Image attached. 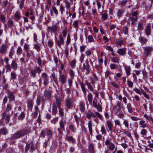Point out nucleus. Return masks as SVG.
Listing matches in <instances>:
<instances>
[{
  "label": "nucleus",
  "instance_id": "47",
  "mask_svg": "<svg viewBox=\"0 0 153 153\" xmlns=\"http://www.w3.org/2000/svg\"><path fill=\"white\" fill-rule=\"evenodd\" d=\"M147 133V130L144 128L142 129L140 132V134L143 136H146Z\"/></svg>",
  "mask_w": 153,
  "mask_h": 153
},
{
  "label": "nucleus",
  "instance_id": "61",
  "mask_svg": "<svg viewBox=\"0 0 153 153\" xmlns=\"http://www.w3.org/2000/svg\"><path fill=\"white\" fill-rule=\"evenodd\" d=\"M52 10L54 12V13L56 15V16L58 15V11L56 8L54 7H52Z\"/></svg>",
  "mask_w": 153,
  "mask_h": 153
},
{
  "label": "nucleus",
  "instance_id": "1",
  "mask_svg": "<svg viewBox=\"0 0 153 153\" xmlns=\"http://www.w3.org/2000/svg\"><path fill=\"white\" fill-rule=\"evenodd\" d=\"M30 132L29 129L25 128L18 131L14 134H11V138L12 140L18 139L30 133Z\"/></svg>",
  "mask_w": 153,
  "mask_h": 153
},
{
  "label": "nucleus",
  "instance_id": "49",
  "mask_svg": "<svg viewBox=\"0 0 153 153\" xmlns=\"http://www.w3.org/2000/svg\"><path fill=\"white\" fill-rule=\"evenodd\" d=\"M79 21L78 20L75 21L73 24V26L74 27L76 28L78 27Z\"/></svg>",
  "mask_w": 153,
  "mask_h": 153
},
{
  "label": "nucleus",
  "instance_id": "62",
  "mask_svg": "<svg viewBox=\"0 0 153 153\" xmlns=\"http://www.w3.org/2000/svg\"><path fill=\"white\" fill-rule=\"evenodd\" d=\"M123 41L122 40H119L118 41H117L116 42V43L117 45V47H120V46H119L123 44Z\"/></svg>",
  "mask_w": 153,
  "mask_h": 153
},
{
  "label": "nucleus",
  "instance_id": "8",
  "mask_svg": "<svg viewBox=\"0 0 153 153\" xmlns=\"http://www.w3.org/2000/svg\"><path fill=\"white\" fill-rule=\"evenodd\" d=\"M41 77L43 80V84L45 85L46 86L49 83L48 77L46 73L45 72L42 74Z\"/></svg>",
  "mask_w": 153,
  "mask_h": 153
},
{
  "label": "nucleus",
  "instance_id": "55",
  "mask_svg": "<svg viewBox=\"0 0 153 153\" xmlns=\"http://www.w3.org/2000/svg\"><path fill=\"white\" fill-rule=\"evenodd\" d=\"M59 108V116L61 117H63L64 115V112L63 111V109L61 108Z\"/></svg>",
  "mask_w": 153,
  "mask_h": 153
},
{
  "label": "nucleus",
  "instance_id": "3",
  "mask_svg": "<svg viewBox=\"0 0 153 153\" xmlns=\"http://www.w3.org/2000/svg\"><path fill=\"white\" fill-rule=\"evenodd\" d=\"M122 105L121 102L119 101L117 102L116 104L113 108V110L115 114H117L121 112V108H122Z\"/></svg>",
  "mask_w": 153,
  "mask_h": 153
},
{
  "label": "nucleus",
  "instance_id": "21",
  "mask_svg": "<svg viewBox=\"0 0 153 153\" xmlns=\"http://www.w3.org/2000/svg\"><path fill=\"white\" fill-rule=\"evenodd\" d=\"M57 112V106L55 103H53L52 105V114L55 115Z\"/></svg>",
  "mask_w": 153,
  "mask_h": 153
},
{
  "label": "nucleus",
  "instance_id": "35",
  "mask_svg": "<svg viewBox=\"0 0 153 153\" xmlns=\"http://www.w3.org/2000/svg\"><path fill=\"white\" fill-rule=\"evenodd\" d=\"M151 50V48H145L144 53V55L146 56H147L149 54Z\"/></svg>",
  "mask_w": 153,
  "mask_h": 153
},
{
  "label": "nucleus",
  "instance_id": "9",
  "mask_svg": "<svg viewBox=\"0 0 153 153\" xmlns=\"http://www.w3.org/2000/svg\"><path fill=\"white\" fill-rule=\"evenodd\" d=\"M137 17H130L128 20L127 23L129 24L130 22H131V25L133 26L134 25H135L136 22L137 21Z\"/></svg>",
  "mask_w": 153,
  "mask_h": 153
},
{
  "label": "nucleus",
  "instance_id": "58",
  "mask_svg": "<svg viewBox=\"0 0 153 153\" xmlns=\"http://www.w3.org/2000/svg\"><path fill=\"white\" fill-rule=\"evenodd\" d=\"M92 104L93 106L96 108V107L98 105L97 103V100L96 99H95L92 102Z\"/></svg>",
  "mask_w": 153,
  "mask_h": 153
},
{
  "label": "nucleus",
  "instance_id": "14",
  "mask_svg": "<svg viewBox=\"0 0 153 153\" xmlns=\"http://www.w3.org/2000/svg\"><path fill=\"white\" fill-rule=\"evenodd\" d=\"M83 67L84 69L86 70V74H88L89 73L90 70V66L88 62H86V64L85 63L83 64Z\"/></svg>",
  "mask_w": 153,
  "mask_h": 153
},
{
  "label": "nucleus",
  "instance_id": "50",
  "mask_svg": "<svg viewBox=\"0 0 153 153\" xmlns=\"http://www.w3.org/2000/svg\"><path fill=\"white\" fill-rule=\"evenodd\" d=\"M75 64H76V62L74 60L72 61H71L70 62V64L71 66V67L74 68L75 66Z\"/></svg>",
  "mask_w": 153,
  "mask_h": 153
},
{
  "label": "nucleus",
  "instance_id": "24",
  "mask_svg": "<svg viewBox=\"0 0 153 153\" xmlns=\"http://www.w3.org/2000/svg\"><path fill=\"white\" fill-rule=\"evenodd\" d=\"M7 24L8 27L12 29L13 27L14 26L13 21L10 19H9L7 21Z\"/></svg>",
  "mask_w": 153,
  "mask_h": 153
},
{
  "label": "nucleus",
  "instance_id": "22",
  "mask_svg": "<svg viewBox=\"0 0 153 153\" xmlns=\"http://www.w3.org/2000/svg\"><path fill=\"white\" fill-rule=\"evenodd\" d=\"M33 106L32 100L30 99L28 100L27 101V107L29 110L32 111Z\"/></svg>",
  "mask_w": 153,
  "mask_h": 153
},
{
  "label": "nucleus",
  "instance_id": "41",
  "mask_svg": "<svg viewBox=\"0 0 153 153\" xmlns=\"http://www.w3.org/2000/svg\"><path fill=\"white\" fill-rule=\"evenodd\" d=\"M96 116L100 120H103V119L102 115L100 114L99 112H96L95 113Z\"/></svg>",
  "mask_w": 153,
  "mask_h": 153
},
{
  "label": "nucleus",
  "instance_id": "64",
  "mask_svg": "<svg viewBox=\"0 0 153 153\" xmlns=\"http://www.w3.org/2000/svg\"><path fill=\"white\" fill-rule=\"evenodd\" d=\"M0 132L3 134H7V130L4 128H2L0 130Z\"/></svg>",
  "mask_w": 153,
  "mask_h": 153
},
{
  "label": "nucleus",
  "instance_id": "36",
  "mask_svg": "<svg viewBox=\"0 0 153 153\" xmlns=\"http://www.w3.org/2000/svg\"><path fill=\"white\" fill-rule=\"evenodd\" d=\"M123 124L125 125V126L126 128H128L129 126V122L128 120L125 119H123Z\"/></svg>",
  "mask_w": 153,
  "mask_h": 153
},
{
  "label": "nucleus",
  "instance_id": "60",
  "mask_svg": "<svg viewBox=\"0 0 153 153\" xmlns=\"http://www.w3.org/2000/svg\"><path fill=\"white\" fill-rule=\"evenodd\" d=\"M112 61L114 62H119V59L118 57H114L111 58Z\"/></svg>",
  "mask_w": 153,
  "mask_h": 153
},
{
  "label": "nucleus",
  "instance_id": "52",
  "mask_svg": "<svg viewBox=\"0 0 153 153\" xmlns=\"http://www.w3.org/2000/svg\"><path fill=\"white\" fill-rule=\"evenodd\" d=\"M95 108H96L97 111L99 112H101L102 111V107L99 104H98V105Z\"/></svg>",
  "mask_w": 153,
  "mask_h": 153
},
{
  "label": "nucleus",
  "instance_id": "57",
  "mask_svg": "<svg viewBox=\"0 0 153 153\" xmlns=\"http://www.w3.org/2000/svg\"><path fill=\"white\" fill-rule=\"evenodd\" d=\"M71 42V38L70 36L69 35H68L67 39V41L66 42V44L68 46Z\"/></svg>",
  "mask_w": 153,
  "mask_h": 153
},
{
  "label": "nucleus",
  "instance_id": "40",
  "mask_svg": "<svg viewBox=\"0 0 153 153\" xmlns=\"http://www.w3.org/2000/svg\"><path fill=\"white\" fill-rule=\"evenodd\" d=\"M0 20L4 24L5 22V17L3 15H0Z\"/></svg>",
  "mask_w": 153,
  "mask_h": 153
},
{
  "label": "nucleus",
  "instance_id": "5",
  "mask_svg": "<svg viewBox=\"0 0 153 153\" xmlns=\"http://www.w3.org/2000/svg\"><path fill=\"white\" fill-rule=\"evenodd\" d=\"M41 72V69L40 68L38 67H36L34 69L31 70L30 74L32 77L34 78L36 77V73L39 74Z\"/></svg>",
  "mask_w": 153,
  "mask_h": 153
},
{
  "label": "nucleus",
  "instance_id": "15",
  "mask_svg": "<svg viewBox=\"0 0 153 153\" xmlns=\"http://www.w3.org/2000/svg\"><path fill=\"white\" fill-rule=\"evenodd\" d=\"M44 97L46 100H50L51 98V93L49 91H45L44 92Z\"/></svg>",
  "mask_w": 153,
  "mask_h": 153
},
{
  "label": "nucleus",
  "instance_id": "63",
  "mask_svg": "<svg viewBox=\"0 0 153 153\" xmlns=\"http://www.w3.org/2000/svg\"><path fill=\"white\" fill-rule=\"evenodd\" d=\"M74 117L76 123L78 124L79 122V116L77 115H74Z\"/></svg>",
  "mask_w": 153,
  "mask_h": 153
},
{
  "label": "nucleus",
  "instance_id": "2",
  "mask_svg": "<svg viewBox=\"0 0 153 153\" xmlns=\"http://www.w3.org/2000/svg\"><path fill=\"white\" fill-rule=\"evenodd\" d=\"M59 27L58 23H55L52 24L51 26L48 27L47 28V31L51 33H55L57 31Z\"/></svg>",
  "mask_w": 153,
  "mask_h": 153
},
{
  "label": "nucleus",
  "instance_id": "34",
  "mask_svg": "<svg viewBox=\"0 0 153 153\" xmlns=\"http://www.w3.org/2000/svg\"><path fill=\"white\" fill-rule=\"evenodd\" d=\"M143 117L146 118L148 121L151 120L153 124V119L150 115H148L146 114H145L143 115Z\"/></svg>",
  "mask_w": 153,
  "mask_h": 153
},
{
  "label": "nucleus",
  "instance_id": "26",
  "mask_svg": "<svg viewBox=\"0 0 153 153\" xmlns=\"http://www.w3.org/2000/svg\"><path fill=\"white\" fill-rule=\"evenodd\" d=\"M139 40L142 45L146 44L148 40L145 37L142 36L140 37Z\"/></svg>",
  "mask_w": 153,
  "mask_h": 153
},
{
  "label": "nucleus",
  "instance_id": "16",
  "mask_svg": "<svg viewBox=\"0 0 153 153\" xmlns=\"http://www.w3.org/2000/svg\"><path fill=\"white\" fill-rule=\"evenodd\" d=\"M65 104L67 107L69 109L71 108L72 105V102L71 99L68 98L65 100Z\"/></svg>",
  "mask_w": 153,
  "mask_h": 153
},
{
  "label": "nucleus",
  "instance_id": "32",
  "mask_svg": "<svg viewBox=\"0 0 153 153\" xmlns=\"http://www.w3.org/2000/svg\"><path fill=\"white\" fill-rule=\"evenodd\" d=\"M107 125L108 126V128L110 131H111L113 129L112 123L110 121H107L106 122Z\"/></svg>",
  "mask_w": 153,
  "mask_h": 153
},
{
  "label": "nucleus",
  "instance_id": "12",
  "mask_svg": "<svg viewBox=\"0 0 153 153\" xmlns=\"http://www.w3.org/2000/svg\"><path fill=\"white\" fill-rule=\"evenodd\" d=\"M151 32V27L150 24H148L145 27V33L147 37H148Z\"/></svg>",
  "mask_w": 153,
  "mask_h": 153
},
{
  "label": "nucleus",
  "instance_id": "10",
  "mask_svg": "<svg viewBox=\"0 0 153 153\" xmlns=\"http://www.w3.org/2000/svg\"><path fill=\"white\" fill-rule=\"evenodd\" d=\"M153 2V0H148L146 2H143V4H145V8L146 10H149L151 7Z\"/></svg>",
  "mask_w": 153,
  "mask_h": 153
},
{
  "label": "nucleus",
  "instance_id": "45",
  "mask_svg": "<svg viewBox=\"0 0 153 153\" xmlns=\"http://www.w3.org/2000/svg\"><path fill=\"white\" fill-rule=\"evenodd\" d=\"M58 118L57 117H55L52 119L51 121V123L54 125H55L58 121Z\"/></svg>",
  "mask_w": 153,
  "mask_h": 153
},
{
  "label": "nucleus",
  "instance_id": "7",
  "mask_svg": "<svg viewBox=\"0 0 153 153\" xmlns=\"http://www.w3.org/2000/svg\"><path fill=\"white\" fill-rule=\"evenodd\" d=\"M67 76L66 74H60L59 77V81L62 84H64L66 82Z\"/></svg>",
  "mask_w": 153,
  "mask_h": 153
},
{
  "label": "nucleus",
  "instance_id": "28",
  "mask_svg": "<svg viewBox=\"0 0 153 153\" xmlns=\"http://www.w3.org/2000/svg\"><path fill=\"white\" fill-rule=\"evenodd\" d=\"M11 77L10 79V81L16 79L17 74L14 71L12 72L10 74Z\"/></svg>",
  "mask_w": 153,
  "mask_h": 153
},
{
  "label": "nucleus",
  "instance_id": "13",
  "mask_svg": "<svg viewBox=\"0 0 153 153\" xmlns=\"http://www.w3.org/2000/svg\"><path fill=\"white\" fill-rule=\"evenodd\" d=\"M64 43L63 38L60 35L59 37V39L56 41V43L59 47H61L62 45H63Z\"/></svg>",
  "mask_w": 153,
  "mask_h": 153
},
{
  "label": "nucleus",
  "instance_id": "42",
  "mask_svg": "<svg viewBox=\"0 0 153 153\" xmlns=\"http://www.w3.org/2000/svg\"><path fill=\"white\" fill-rule=\"evenodd\" d=\"M69 74L72 79H73L74 76V74L72 70H70L69 71Z\"/></svg>",
  "mask_w": 153,
  "mask_h": 153
},
{
  "label": "nucleus",
  "instance_id": "59",
  "mask_svg": "<svg viewBox=\"0 0 153 153\" xmlns=\"http://www.w3.org/2000/svg\"><path fill=\"white\" fill-rule=\"evenodd\" d=\"M117 65L114 64H112L110 65V68L112 69H115L117 68Z\"/></svg>",
  "mask_w": 153,
  "mask_h": 153
},
{
  "label": "nucleus",
  "instance_id": "4",
  "mask_svg": "<svg viewBox=\"0 0 153 153\" xmlns=\"http://www.w3.org/2000/svg\"><path fill=\"white\" fill-rule=\"evenodd\" d=\"M111 138H107L105 141V144L107 146V148L111 151L114 150L115 148V145L114 143L111 142Z\"/></svg>",
  "mask_w": 153,
  "mask_h": 153
},
{
  "label": "nucleus",
  "instance_id": "18",
  "mask_svg": "<svg viewBox=\"0 0 153 153\" xmlns=\"http://www.w3.org/2000/svg\"><path fill=\"white\" fill-rule=\"evenodd\" d=\"M124 68L127 76H129L130 74L131 68L130 66H128L126 65L124 66Z\"/></svg>",
  "mask_w": 153,
  "mask_h": 153
},
{
  "label": "nucleus",
  "instance_id": "17",
  "mask_svg": "<svg viewBox=\"0 0 153 153\" xmlns=\"http://www.w3.org/2000/svg\"><path fill=\"white\" fill-rule=\"evenodd\" d=\"M21 18V13L19 12L16 11L14 14V20L15 21H18Z\"/></svg>",
  "mask_w": 153,
  "mask_h": 153
},
{
  "label": "nucleus",
  "instance_id": "20",
  "mask_svg": "<svg viewBox=\"0 0 153 153\" xmlns=\"http://www.w3.org/2000/svg\"><path fill=\"white\" fill-rule=\"evenodd\" d=\"M79 104L80 110L82 112H83L85 111V102L83 101H81L79 102Z\"/></svg>",
  "mask_w": 153,
  "mask_h": 153
},
{
  "label": "nucleus",
  "instance_id": "29",
  "mask_svg": "<svg viewBox=\"0 0 153 153\" xmlns=\"http://www.w3.org/2000/svg\"><path fill=\"white\" fill-rule=\"evenodd\" d=\"M87 99L89 104H91L92 103L93 96L92 94L91 93H88V94L87 95Z\"/></svg>",
  "mask_w": 153,
  "mask_h": 153
},
{
  "label": "nucleus",
  "instance_id": "51",
  "mask_svg": "<svg viewBox=\"0 0 153 153\" xmlns=\"http://www.w3.org/2000/svg\"><path fill=\"white\" fill-rule=\"evenodd\" d=\"M127 83L128 87L130 88H132L133 86V83L131 81L128 80L127 81Z\"/></svg>",
  "mask_w": 153,
  "mask_h": 153
},
{
  "label": "nucleus",
  "instance_id": "46",
  "mask_svg": "<svg viewBox=\"0 0 153 153\" xmlns=\"http://www.w3.org/2000/svg\"><path fill=\"white\" fill-rule=\"evenodd\" d=\"M12 108V106L10 104H7L6 108V112H8L9 111H11Z\"/></svg>",
  "mask_w": 153,
  "mask_h": 153
},
{
  "label": "nucleus",
  "instance_id": "53",
  "mask_svg": "<svg viewBox=\"0 0 153 153\" xmlns=\"http://www.w3.org/2000/svg\"><path fill=\"white\" fill-rule=\"evenodd\" d=\"M25 117V114L24 112H22L19 116V119L22 120Z\"/></svg>",
  "mask_w": 153,
  "mask_h": 153
},
{
  "label": "nucleus",
  "instance_id": "37",
  "mask_svg": "<svg viewBox=\"0 0 153 153\" xmlns=\"http://www.w3.org/2000/svg\"><path fill=\"white\" fill-rule=\"evenodd\" d=\"M127 108L128 112L129 113H131L132 112V108L131 104L128 103L127 105Z\"/></svg>",
  "mask_w": 153,
  "mask_h": 153
},
{
  "label": "nucleus",
  "instance_id": "27",
  "mask_svg": "<svg viewBox=\"0 0 153 153\" xmlns=\"http://www.w3.org/2000/svg\"><path fill=\"white\" fill-rule=\"evenodd\" d=\"M117 53L120 55H124L126 53L125 48H120L118 51Z\"/></svg>",
  "mask_w": 153,
  "mask_h": 153
},
{
  "label": "nucleus",
  "instance_id": "25",
  "mask_svg": "<svg viewBox=\"0 0 153 153\" xmlns=\"http://www.w3.org/2000/svg\"><path fill=\"white\" fill-rule=\"evenodd\" d=\"M88 128L90 133V134L91 135H92V124L91 121H89L88 123Z\"/></svg>",
  "mask_w": 153,
  "mask_h": 153
},
{
  "label": "nucleus",
  "instance_id": "44",
  "mask_svg": "<svg viewBox=\"0 0 153 153\" xmlns=\"http://www.w3.org/2000/svg\"><path fill=\"white\" fill-rule=\"evenodd\" d=\"M46 134L48 136V138H51L52 134V133L51 131V130H48L46 132Z\"/></svg>",
  "mask_w": 153,
  "mask_h": 153
},
{
  "label": "nucleus",
  "instance_id": "39",
  "mask_svg": "<svg viewBox=\"0 0 153 153\" xmlns=\"http://www.w3.org/2000/svg\"><path fill=\"white\" fill-rule=\"evenodd\" d=\"M86 84L87 86L88 89L91 91H93V88L92 87V85H91L90 83L88 82H86Z\"/></svg>",
  "mask_w": 153,
  "mask_h": 153
},
{
  "label": "nucleus",
  "instance_id": "48",
  "mask_svg": "<svg viewBox=\"0 0 153 153\" xmlns=\"http://www.w3.org/2000/svg\"><path fill=\"white\" fill-rule=\"evenodd\" d=\"M143 28V25L140 23H139L138 25V26L137 27V30H142Z\"/></svg>",
  "mask_w": 153,
  "mask_h": 153
},
{
  "label": "nucleus",
  "instance_id": "11",
  "mask_svg": "<svg viewBox=\"0 0 153 153\" xmlns=\"http://www.w3.org/2000/svg\"><path fill=\"white\" fill-rule=\"evenodd\" d=\"M94 144L90 143L88 146V151L89 153H95L94 146Z\"/></svg>",
  "mask_w": 153,
  "mask_h": 153
},
{
  "label": "nucleus",
  "instance_id": "54",
  "mask_svg": "<svg viewBox=\"0 0 153 153\" xmlns=\"http://www.w3.org/2000/svg\"><path fill=\"white\" fill-rule=\"evenodd\" d=\"M59 10L61 12V14L62 15H63V12L65 11V9L64 7L62 5L60 6Z\"/></svg>",
  "mask_w": 153,
  "mask_h": 153
},
{
  "label": "nucleus",
  "instance_id": "33",
  "mask_svg": "<svg viewBox=\"0 0 153 153\" xmlns=\"http://www.w3.org/2000/svg\"><path fill=\"white\" fill-rule=\"evenodd\" d=\"M69 142L74 143L75 142V140L72 136L67 137L65 138Z\"/></svg>",
  "mask_w": 153,
  "mask_h": 153
},
{
  "label": "nucleus",
  "instance_id": "56",
  "mask_svg": "<svg viewBox=\"0 0 153 153\" xmlns=\"http://www.w3.org/2000/svg\"><path fill=\"white\" fill-rule=\"evenodd\" d=\"M56 101L57 104V106L58 108H60L61 102L60 100L59 99L57 98L56 99Z\"/></svg>",
  "mask_w": 153,
  "mask_h": 153
},
{
  "label": "nucleus",
  "instance_id": "43",
  "mask_svg": "<svg viewBox=\"0 0 153 153\" xmlns=\"http://www.w3.org/2000/svg\"><path fill=\"white\" fill-rule=\"evenodd\" d=\"M92 112L90 111H88L86 115V117L88 119H90L92 117Z\"/></svg>",
  "mask_w": 153,
  "mask_h": 153
},
{
  "label": "nucleus",
  "instance_id": "6",
  "mask_svg": "<svg viewBox=\"0 0 153 153\" xmlns=\"http://www.w3.org/2000/svg\"><path fill=\"white\" fill-rule=\"evenodd\" d=\"M6 92L7 95V97L8 98L10 102L14 101L15 100V96L14 95V92L10 91L9 90H7Z\"/></svg>",
  "mask_w": 153,
  "mask_h": 153
},
{
  "label": "nucleus",
  "instance_id": "38",
  "mask_svg": "<svg viewBox=\"0 0 153 153\" xmlns=\"http://www.w3.org/2000/svg\"><path fill=\"white\" fill-rule=\"evenodd\" d=\"M123 12V9L119 10L117 12V15L119 18L121 17L122 16V14Z\"/></svg>",
  "mask_w": 153,
  "mask_h": 153
},
{
  "label": "nucleus",
  "instance_id": "19",
  "mask_svg": "<svg viewBox=\"0 0 153 153\" xmlns=\"http://www.w3.org/2000/svg\"><path fill=\"white\" fill-rule=\"evenodd\" d=\"M66 122L63 120H61L59 122V127L62 130L65 131V125L66 124Z\"/></svg>",
  "mask_w": 153,
  "mask_h": 153
},
{
  "label": "nucleus",
  "instance_id": "31",
  "mask_svg": "<svg viewBox=\"0 0 153 153\" xmlns=\"http://www.w3.org/2000/svg\"><path fill=\"white\" fill-rule=\"evenodd\" d=\"M11 67L14 70H15L17 69V65L15 61H13L11 64Z\"/></svg>",
  "mask_w": 153,
  "mask_h": 153
},
{
  "label": "nucleus",
  "instance_id": "23",
  "mask_svg": "<svg viewBox=\"0 0 153 153\" xmlns=\"http://www.w3.org/2000/svg\"><path fill=\"white\" fill-rule=\"evenodd\" d=\"M139 128H144L147 126V124L145 123V121L141 120L139 121Z\"/></svg>",
  "mask_w": 153,
  "mask_h": 153
},
{
  "label": "nucleus",
  "instance_id": "30",
  "mask_svg": "<svg viewBox=\"0 0 153 153\" xmlns=\"http://www.w3.org/2000/svg\"><path fill=\"white\" fill-rule=\"evenodd\" d=\"M80 85L82 91H83L84 95L85 96L86 92V90L87 89L85 87V85L83 84L82 82L80 83Z\"/></svg>",
  "mask_w": 153,
  "mask_h": 153
}]
</instances>
